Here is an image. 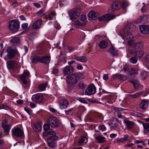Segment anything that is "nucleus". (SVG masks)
<instances>
[{
    "label": "nucleus",
    "instance_id": "obj_1",
    "mask_svg": "<svg viewBox=\"0 0 149 149\" xmlns=\"http://www.w3.org/2000/svg\"><path fill=\"white\" fill-rule=\"evenodd\" d=\"M79 79V76L77 73H73L66 77L68 86L77 83Z\"/></svg>",
    "mask_w": 149,
    "mask_h": 149
},
{
    "label": "nucleus",
    "instance_id": "obj_2",
    "mask_svg": "<svg viewBox=\"0 0 149 149\" xmlns=\"http://www.w3.org/2000/svg\"><path fill=\"white\" fill-rule=\"evenodd\" d=\"M50 60V57L48 56H37L34 57L31 59L32 64H34L37 62L41 63L48 64Z\"/></svg>",
    "mask_w": 149,
    "mask_h": 149
},
{
    "label": "nucleus",
    "instance_id": "obj_3",
    "mask_svg": "<svg viewBox=\"0 0 149 149\" xmlns=\"http://www.w3.org/2000/svg\"><path fill=\"white\" fill-rule=\"evenodd\" d=\"M8 27L10 31L15 33L16 32L19 28V23L16 20H11L8 22Z\"/></svg>",
    "mask_w": 149,
    "mask_h": 149
},
{
    "label": "nucleus",
    "instance_id": "obj_4",
    "mask_svg": "<svg viewBox=\"0 0 149 149\" xmlns=\"http://www.w3.org/2000/svg\"><path fill=\"white\" fill-rule=\"evenodd\" d=\"M7 57L10 60L15 58L16 55L19 54L18 51L15 49L11 47H9L7 50Z\"/></svg>",
    "mask_w": 149,
    "mask_h": 149
},
{
    "label": "nucleus",
    "instance_id": "obj_5",
    "mask_svg": "<svg viewBox=\"0 0 149 149\" xmlns=\"http://www.w3.org/2000/svg\"><path fill=\"white\" fill-rule=\"evenodd\" d=\"M81 12V10L79 8L71 10L69 13L71 20L74 21L79 16Z\"/></svg>",
    "mask_w": 149,
    "mask_h": 149
},
{
    "label": "nucleus",
    "instance_id": "obj_6",
    "mask_svg": "<svg viewBox=\"0 0 149 149\" xmlns=\"http://www.w3.org/2000/svg\"><path fill=\"white\" fill-rule=\"evenodd\" d=\"M48 123L52 127H57L59 126L60 123L57 118L55 117H51L48 120Z\"/></svg>",
    "mask_w": 149,
    "mask_h": 149
},
{
    "label": "nucleus",
    "instance_id": "obj_7",
    "mask_svg": "<svg viewBox=\"0 0 149 149\" xmlns=\"http://www.w3.org/2000/svg\"><path fill=\"white\" fill-rule=\"evenodd\" d=\"M1 126L3 129V132L6 135L8 134L10 129L11 125L8 124V121L7 119H4L2 122Z\"/></svg>",
    "mask_w": 149,
    "mask_h": 149
},
{
    "label": "nucleus",
    "instance_id": "obj_8",
    "mask_svg": "<svg viewBox=\"0 0 149 149\" xmlns=\"http://www.w3.org/2000/svg\"><path fill=\"white\" fill-rule=\"evenodd\" d=\"M57 140V137L55 136H52L49 137L47 139V144L51 148L55 147L57 146L56 141Z\"/></svg>",
    "mask_w": 149,
    "mask_h": 149
},
{
    "label": "nucleus",
    "instance_id": "obj_9",
    "mask_svg": "<svg viewBox=\"0 0 149 149\" xmlns=\"http://www.w3.org/2000/svg\"><path fill=\"white\" fill-rule=\"evenodd\" d=\"M96 88L93 84L89 85L85 90V93L88 95H93L96 93Z\"/></svg>",
    "mask_w": 149,
    "mask_h": 149
},
{
    "label": "nucleus",
    "instance_id": "obj_10",
    "mask_svg": "<svg viewBox=\"0 0 149 149\" xmlns=\"http://www.w3.org/2000/svg\"><path fill=\"white\" fill-rule=\"evenodd\" d=\"M12 131V135L17 137H20L24 135L23 131L20 128H15Z\"/></svg>",
    "mask_w": 149,
    "mask_h": 149
},
{
    "label": "nucleus",
    "instance_id": "obj_11",
    "mask_svg": "<svg viewBox=\"0 0 149 149\" xmlns=\"http://www.w3.org/2000/svg\"><path fill=\"white\" fill-rule=\"evenodd\" d=\"M43 96L41 93H37L33 95L32 100L37 102H41L43 99Z\"/></svg>",
    "mask_w": 149,
    "mask_h": 149
},
{
    "label": "nucleus",
    "instance_id": "obj_12",
    "mask_svg": "<svg viewBox=\"0 0 149 149\" xmlns=\"http://www.w3.org/2000/svg\"><path fill=\"white\" fill-rule=\"evenodd\" d=\"M140 29L141 32L143 34L149 33V26L148 25H142L140 26Z\"/></svg>",
    "mask_w": 149,
    "mask_h": 149
},
{
    "label": "nucleus",
    "instance_id": "obj_13",
    "mask_svg": "<svg viewBox=\"0 0 149 149\" xmlns=\"http://www.w3.org/2000/svg\"><path fill=\"white\" fill-rule=\"evenodd\" d=\"M128 139V135L125 134L123 137L120 138H117L115 141V142L116 143H123L124 142L127 141Z\"/></svg>",
    "mask_w": 149,
    "mask_h": 149
},
{
    "label": "nucleus",
    "instance_id": "obj_14",
    "mask_svg": "<svg viewBox=\"0 0 149 149\" xmlns=\"http://www.w3.org/2000/svg\"><path fill=\"white\" fill-rule=\"evenodd\" d=\"M30 77L29 72L27 70H24L23 73L20 75V78L22 81H27Z\"/></svg>",
    "mask_w": 149,
    "mask_h": 149
},
{
    "label": "nucleus",
    "instance_id": "obj_15",
    "mask_svg": "<svg viewBox=\"0 0 149 149\" xmlns=\"http://www.w3.org/2000/svg\"><path fill=\"white\" fill-rule=\"evenodd\" d=\"M130 53L136 56H138L139 58H141L144 54L143 51L142 50L136 51L133 49L130 50Z\"/></svg>",
    "mask_w": 149,
    "mask_h": 149
},
{
    "label": "nucleus",
    "instance_id": "obj_16",
    "mask_svg": "<svg viewBox=\"0 0 149 149\" xmlns=\"http://www.w3.org/2000/svg\"><path fill=\"white\" fill-rule=\"evenodd\" d=\"M59 106L64 109H66L69 105L68 101L65 99L61 100L59 103Z\"/></svg>",
    "mask_w": 149,
    "mask_h": 149
},
{
    "label": "nucleus",
    "instance_id": "obj_17",
    "mask_svg": "<svg viewBox=\"0 0 149 149\" xmlns=\"http://www.w3.org/2000/svg\"><path fill=\"white\" fill-rule=\"evenodd\" d=\"M73 69L69 66H67L63 69V73L65 75H67L73 72Z\"/></svg>",
    "mask_w": 149,
    "mask_h": 149
},
{
    "label": "nucleus",
    "instance_id": "obj_18",
    "mask_svg": "<svg viewBox=\"0 0 149 149\" xmlns=\"http://www.w3.org/2000/svg\"><path fill=\"white\" fill-rule=\"evenodd\" d=\"M7 66L9 68H16L17 66V63L15 61H10L7 62Z\"/></svg>",
    "mask_w": 149,
    "mask_h": 149
},
{
    "label": "nucleus",
    "instance_id": "obj_19",
    "mask_svg": "<svg viewBox=\"0 0 149 149\" xmlns=\"http://www.w3.org/2000/svg\"><path fill=\"white\" fill-rule=\"evenodd\" d=\"M42 23L41 19H39L35 21L32 26V28L33 29H38L40 28Z\"/></svg>",
    "mask_w": 149,
    "mask_h": 149
},
{
    "label": "nucleus",
    "instance_id": "obj_20",
    "mask_svg": "<svg viewBox=\"0 0 149 149\" xmlns=\"http://www.w3.org/2000/svg\"><path fill=\"white\" fill-rule=\"evenodd\" d=\"M123 123L125 124L127 128L128 129L132 128L135 125L133 122L128 120H124Z\"/></svg>",
    "mask_w": 149,
    "mask_h": 149
},
{
    "label": "nucleus",
    "instance_id": "obj_21",
    "mask_svg": "<svg viewBox=\"0 0 149 149\" xmlns=\"http://www.w3.org/2000/svg\"><path fill=\"white\" fill-rule=\"evenodd\" d=\"M115 112H116L118 114L117 117L118 118H122L121 113L120 112V111H124L125 109L121 108H117L115 107H113Z\"/></svg>",
    "mask_w": 149,
    "mask_h": 149
},
{
    "label": "nucleus",
    "instance_id": "obj_22",
    "mask_svg": "<svg viewBox=\"0 0 149 149\" xmlns=\"http://www.w3.org/2000/svg\"><path fill=\"white\" fill-rule=\"evenodd\" d=\"M88 141V138L85 136H82L81 137L78 141V143L81 145H83Z\"/></svg>",
    "mask_w": 149,
    "mask_h": 149
},
{
    "label": "nucleus",
    "instance_id": "obj_23",
    "mask_svg": "<svg viewBox=\"0 0 149 149\" xmlns=\"http://www.w3.org/2000/svg\"><path fill=\"white\" fill-rule=\"evenodd\" d=\"M88 16L92 19L95 20L97 18L98 15L97 13H96L94 11H91L88 14Z\"/></svg>",
    "mask_w": 149,
    "mask_h": 149
},
{
    "label": "nucleus",
    "instance_id": "obj_24",
    "mask_svg": "<svg viewBox=\"0 0 149 149\" xmlns=\"http://www.w3.org/2000/svg\"><path fill=\"white\" fill-rule=\"evenodd\" d=\"M118 119L114 118L111 120L110 123H109V125L112 127H116L118 126Z\"/></svg>",
    "mask_w": 149,
    "mask_h": 149
},
{
    "label": "nucleus",
    "instance_id": "obj_25",
    "mask_svg": "<svg viewBox=\"0 0 149 149\" xmlns=\"http://www.w3.org/2000/svg\"><path fill=\"white\" fill-rule=\"evenodd\" d=\"M143 132L145 134H148L149 133V123H143Z\"/></svg>",
    "mask_w": 149,
    "mask_h": 149
},
{
    "label": "nucleus",
    "instance_id": "obj_26",
    "mask_svg": "<svg viewBox=\"0 0 149 149\" xmlns=\"http://www.w3.org/2000/svg\"><path fill=\"white\" fill-rule=\"evenodd\" d=\"M107 52L109 53L113 56H116L117 55V51L113 46H111L109 50H107Z\"/></svg>",
    "mask_w": 149,
    "mask_h": 149
},
{
    "label": "nucleus",
    "instance_id": "obj_27",
    "mask_svg": "<svg viewBox=\"0 0 149 149\" xmlns=\"http://www.w3.org/2000/svg\"><path fill=\"white\" fill-rule=\"evenodd\" d=\"M11 42L15 45H17L20 43V41L19 38L16 37H13L11 40Z\"/></svg>",
    "mask_w": 149,
    "mask_h": 149
},
{
    "label": "nucleus",
    "instance_id": "obj_28",
    "mask_svg": "<svg viewBox=\"0 0 149 149\" xmlns=\"http://www.w3.org/2000/svg\"><path fill=\"white\" fill-rule=\"evenodd\" d=\"M74 59L77 61L81 62H85L87 60L86 58L84 56L76 57Z\"/></svg>",
    "mask_w": 149,
    "mask_h": 149
},
{
    "label": "nucleus",
    "instance_id": "obj_29",
    "mask_svg": "<svg viewBox=\"0 0 149 149\" xmlns=\"http://www.w3.org/2000/svg\"><path fill=\"white\" fill-rule=\"evenodd\" d=\"M148 103V102L143 100L141 103L140 107L143 109H145L147 107Z\"/></svg>",
    "mask_w": 149,
    "mask_h": 149
},
{
    "label": "nucleus",
    "instance_id": "obj_30",
    "mask_svg": "<svg viewBox=\"0 0 149 149\" xmlns=\"http://www.w3.org/2000/svg\"><path fill=\"white\" fill-rule=\"evenodd\" d=\"M22 84L23 87L25 89H29L30 86V84L29 82H28L27 81H22Z\"/></svg>",
    "mask_w": 149,
    "mask_h": 149
},
{
    "label": "nucleus",
    "instance_id": "obj_31",
    "mask_svg": "<svg viewBox=\"0 0 149 149\" xmlns=\"http://www.w3.org/2000/svg\"><path fill=\"white\" fill-rule=\"evenodd\" d=\"M142 46V43L140 42H135L133 46V49L136 50V49H137L139 48H141Z\"/></svg>",
    "mask_w": 149,
    "mask_h": 149
},
{
    "label": "nucleus",
    "instance_id": "obj_32",
    "mask_svg": "<svg viewBox=\"0 0 149 149\" xmlns=\"http://www.w3.org/2000/svg\"><path fill=\"white\" fill-rule=\"evenodd\" d=\"M107 42L103 40L100 42L99 46L100 48L104 49L107 47Z\"/></svg>",
    "mask_w": 149,
    "mask_h": 149
},
{
    "label": "nucleus",
    "instance_id": "obj_33",
    "mask_svg": "<svg viewBox=\"0 0 149 149\" xmlns=\"http://www.w3.org/2000/svg\"><path fill=\"white\" fill-rule=\"evenodd\" d=\"M133 36L132 33L129 32L125 33L124 37L123 38L124 39H131L133 38Z\"/></svg>",
    "mask_w": 149,
    "mask_h": 149
},
{
    "label": "nucleus",
    "instance_id": "obj_34",
    "mask_svg": "<svg viewBox=\"0 0 149 149\" xmlns=\"http://www.w3.org/2000/svg\"><path fill=\"white\" fill-rule=\"evenodd\" d=\"M109 14H106L100 17L98 20L100 21H103L105 20H108Z\"/></svg>",
    "mask_w": 149,
    "mask_h": 149
},
{
    "label": "nucleus",
    "instance_id": "obj_35",
    "mask_svg": "<svg viewBox=\"0 0 149 149\" xmlns=\"http://www.w3.org/2000/svg\"><path fill=\"white\" fill-rule=\"evenodd\" d=\"M119 8L118 3L117 2H114L112 4L111 6V10L113 12L115 10L118 9Z\"/></svg>",
    "mask_w": 149,
    "mask_h": 149
},
{
    "label": "nucleus",
    "instance_id": "obj_36",
    "mask_svg": "<svg viewBox=\"0 0 149 149\" xmlns=\"http://www.w3.org/2000/svg\"><path fill=\"white\" fill-rule=\"evenodd\" d=\"M74 24L77 27L83 26L86 25L85 24V23L82 22L81 21L79 20L75 21L74 22Z\"/></svg>",
    "mask_w": 149,
    "mask_h": 149
},
{
    "label": "nucleus",
    "instance_id": "obj_37",
    "mask_svg": "<svg viewBox=\"0 0 149 149\" xmlns=\"http://www.w3.org/2000/svg\"><path fill=\"white\" fill-rule=\"evenodd\" d=\"M34 130L37 132H40L42 126L39 123L36 124L34 125Z\"/></svg>",
    "mask_w": 149,
    "mask_h": 149
},
{
    "label": "nucleus",
    "instance_id": "obj_38",
    "mask_svg": "<svg viewBox=\"0 0 149 149\" xmlns=\"http://www.w3.org/2000/svg\"><path fill=\"white\" fill-rule=\"evenodd\" d=\"M95 139L100 143H102L104 141L105 139L104 137L102 136L96 137H95Z\"/></svg>",
    "mask_w": 149,
    "mask_h": 149
},
{
    "label": "nucleus",
    "instance_id": "obj_39",
    "mask_svg": "<svg viewBox=\"0 0 149 149\" xmlns=\"http://www.w3.org/2000/svg\"><path fill=\"white\" fill-rule=\"evenodd\" d=\"M47 86V83L42 84L38 86V89L40 91H43L45 90Z\"/></svg>",
    "mask_w": 149,
    "mask_h": 149
},
{
    "label": "nucleus",
    "instance_id": "obj_40",
    "mask_svg": "<svg viewBox=\"0 0 149 149\" xmlns=\"http://www.w3.org/2000/svg\"><path fill=\"white\" fill-rule=\"evenodd\" d=\"M36 14L38 16L42 17L45 15V13L44 10H40L36 12Z\"/></svg>",
    "mask_w": 149,
    "mask_h": 149
},
{
    "label": "nucleus",
    "instance_id": "obj_41",
    "mask_svg": "<svg viewBox=\"0 0 149 149\" xmlns=\"http://www.w3.org/2000/svg\"><path fill=\"white\" fill-rule=\"evenodd\" d=\"M78 87L79 89H84L86 87V85L82 81H80L79 82L78 84Z\"/></svg>",
    "mask_w": 149,
    "mask_h": 149
},
{
    "label": "nucleus",
    "instance_id": "obj_42",
    "mask_svg": "<svg viewBox=\"0 0 149 149\" xmlns=\"http://www.w3.org/2000/svg\"><path fill=\"white\" fill-rule=\"evenodd\" d=\"M116 77L119 78L120 80L122 81H124L126 79V76L121 74L116 75Z\"/></svg>",
    "mask_w": 149,
    "mask_h": 149
},
{
    "label": "nucleus",
    "instance_id": "obj_43",
    "mask_svg": "<svg viewBox=\"0 0 149 149\" xmlns=\"http://www.w3.org/2000/svg\"><path fill=\"white\" fill-rule=\"evenodd\" d=\"M128 5V3L126 2H123L120 3L121 7L124 9H125L127 7Z\"/></svg>",
    "mask_w": 149,
    "mask_h": 149
},
{
    "label": "nucleus",
    "instance_id": "obj_44",
    "mask_svg": "<svg viewBox=\"0 0 149 149\" xmlns=\"http://www.w3.org/2000/svg\"><path fill=\"white\" fill-rule=\"evenodd\" d=\"M130 82L132 83L135 89L138 88V85L137 81L134 79H132L131 80Z\"/></svg>",
    "mask_w": 149,
    "mask_h": 149
},
{
    "label": "nucleus",
    "instance_id": "obj_45",
    "mask_svg": "<svg viewBox=\"0 0 149 149\" xmlns=\"http://www.w3.org/2000/svg\"><path fill=\"white\" fill-rule=\"evenodd\" d=\"M147 73L146 72H142L141 74V77L142 79H144L146 78L147 76Z\"/></svg>",
    "mask_w": 149,
    "mask_h": 149
},
{
    "label": "nucleus",
    "instance_id": "obj_46",
    "mask_svg": "<svg viewBox=\"0 0 149 149\" xmlns=\"http://www.w3.org/2000/svg\"><path fill=\"white\" fill-rule=\"evenodd\" d=\"M76 99L80 102L81 103H83L85 104H86L87 103V102L82 97H77L76 98Z\"/></svg>",
    "mask_w": 149,
    "mask_h": 149
},
{
    "label": "nucleus",
    "instance_id": "obj_47",
    "mask_svg": "<svg viewBox=\"0 0 149 149\" xmlns=\"http://www.w3.org/2000/svg\"><path fill=\"white\" fill-rule=\"evenodd\" d=\"M49 19V20H52L55 17V13L54 12H51L48 15Z\"/></svg>",
    "mask_w": 149,
    "mask_h": 149
},
{
    "label": "nucleus",
    "instance_id": "obj_48",
    "mask_svg": "<svg viewBox=\"0 0 149 149\" xmlns=\"http://www.w3.org/2000/svg\"><path fill=\"white\" fill-rule=\"evenodd\" d=\"M137 61V58L136 57H133L131 58L130 60V62L133 64L136 63Z\"/></svg>",
    "mask_w": 149,
    "mask_h": 149
},
{
    "label": "nucleus",
    "instance_id": "obj_49",
    "mask_svg": "<svg viewBox=\"0 0 149 149\" xmlns=\"http://www.w3.org/2000/svg\"><path fill=\"white\" fill-rule=\"evenodd\" d=\"M142 93L141 92H137L134 94L130 95V96L133 98H136Z\"/></svg>",
    "mask_w": 149,
    "mask_h": 149
},
{
    "label": "nucleus",
    "instance_id": "obj_50",
    "mask_svg": "<svg viewBox=\"0 0 149 149\" xmlns=\"http://www.w3.org/2000/svg\"><path fill=\"white\" fill-rule=\"evenodd\" d=\"M86 17L84 15H81L80 17V21L82 22L85 23V24H86Z\"/></svg>",
    "mask_w": 149,
    "mask_h": 149
},
{
    "label": "nucleus",
    "instance_id": "obj_51",
    "mask_svg": "<svg viewBox=\"0 0 149 149\" xmlns=\"http://www.w3.org/2000/svg\"><path fill=\"white\" fill-rule=\"evenodd\" d=\"M134 43V40L132 39L129 40L127 42L128 45L130 46L132 45L133 46Z\"/></svg>",
    "mask_w": 149,
    "mask_h": 149
},
{
    "label": "nucleus",
    "instance_id": "obj_52",
    "mask_svg": "<svg viewBox=\"0 0 149 149\" xmlns=\"http://www.w3.org/2000/svg\"><path fill=\"white\" fill-rule=\"evenodd\" d=\"M99 129L100 130L103 131H105L106 129V127L103 125H101L98 127Z\"/></svg>",
    "mask_w": 149,
    "mask_h": 149
},
{
    "label": "nucleus",
    "instance_id": "obj_53",
    "mask_svg": "<svg viewBox=\"0 0 149 149\" xmlns=\"http://www.w3.org/2000/svg\"><path fill=\"white\" fill-rule=\"evenodd\" d=\"M24 110L29 115H32V111L31 110L28 109L27 108H24Z\"/></svg>",
    "mask_w": 149,
    "mask_h": 149
},
{
    "label": "nucleus",
    "instance_id": "obj_54",
    "mask_svg": "<svg viewBox=\"0 0 149 149\" xmlns=\"http://www.w3.org/2000/svg\"><path fill=\"white\" fill-rule=\"evenodd\" d=\"M131 70L132 71L134 72L132 73V75H133V74H137L139 73L138 72V70L136 69L135 68H131Z\"/></svg>",
    "mask_w": 149,
    "mask_h": 149
},
{
    "label": "nucleus",
    "instance_id": "obj_55",
    "mask_svg": "<svg viewBox=\"0 0 149 149\" xmlns=\"http://www.w3.org/2000/svg\"><path fill=\"white\" fill-rule=\"evenodd\" d=\"M145 17H140V18L136 22V24H139L141 22H143V20L145 18Z\"/></svg>",
    "mask_w": 149,
    "mask_h": 149
},
{
    "label": "nucleus",
    "instance_id": "obj_56",
    "mask_svg": "<svg viewBox=\"0 0 149 149\" xmlns=\"http://www.w3.org/2000/svg\"><path fill=\"white\" fill-rule=\"evenodd\" d=\"M49 125H48L47 124H45L43 126V128L44 130H47L49 129L50 128Z\"/></svg>",
    "mask_w": 149,
    "mask_h": 149
},
{
    "label": "nucleus",
    "instance_id": "obj_57",
    "mask_svg": "<svg viewBox=\"0 0 149 149\" xmlns=\"http://www.w3.org/2000/svg\"><path fill=\"white\" fill-rule=\"evenodd\" d=\"M134 145V144L133 143H132L130 144L127 143L124 145V147L126 148H127L128 147H133Z\"/></svg>",
    "mask_w": 149,
    "mask_h": 149
},
{
    "label": "nucleus",
    "instance_id": "obj_58",
    "mask_svg": "<svg viewBox=\"0 0 149 149\" xmlns=\"http://www.w3.org/2000/svg\"><path fill=\"white\" fill-rule=\"evenodd\" d=\"M58 70L56 68H54L53 69L52 71V73L56 75V74L58 73Z\"/></svg>",
    "mask_w": 149,
    "mask_h": 149
},
{
    "label": "nucleus",
    "instance_id": "obj_59",
    "mask_svg": "<svg viewBox=\"0 0 149 149\" xmlns=\"http://www.w3.org/2000/svg\"><path fill=\"white\" fill-rule=\"evenodd\" d=\"M28 26V24L27 23H25L22 25V27L23 29H26L27 28Z\"/></svg>",
    "mask_w": 149,
    "mask_h": 149
},
{
    "label": "nucleus",
    "instance_id": "obj_60",
    "mask_svg": "<svg viewBox=\"0 0 149 149\" xmlns=\"http://www.w3.org/2000/svg\"><path fill=\"white\" fill-rule=\"evenodd\" d=\"M3 109H4L6 110H11V108L9 107L4 105H3Z\"/></svg>",
    "mask_w": 149,
    "mask_h": 149
},
{
    "label": "nucleus",
    "instance_id": "obj_61",
    "mask_svg": "<svg viewBox=\"0 0 149 149\" xmlns=\"http://www.w3.org/2000/svg\"><path fill=\"white\" fill-rule=\"evenodd\" d=\"M132 24L130 23H127V24L125 27L127 29H129L132 26Z\"/></svg>",
    "mask_w": 149,
    "mask_h": 149
},
{
    "label": "nucleus",
    "instance_id": "obj_62",
    "mask_svg": "<svg viewBox=\"0 0 149 149\" xmlns=\"http://www.w3.org/2000/svg\"><path fill=\"white\" fill-rule=\"evenodd\" d=\"M103 79L106 81H107L108 79V75L107 74H104L103 76Z\"/></svg>",
    "mask_w": 149,
    "mask_h": 149
},
{
    "label": "nucleus",
    "instance_id": "obj_63",
    "mask_svg": "<svg viewBox=\"0 0 149 149\" xmlns=\"http://www.w3.org/2000/svg\"><path fill=\"white\" fill-rule=\"evenodd\" d=\"M115 17V16L112 15H109L108 20H112L114 19Z\"/></svg>",
    "mask_w": 149,
    "mask_h": 149
},
{
    "label": "nucleus",
    "instance_id": "obj_64",
    "mask_svg": "<svg viewBox=\"0 0 149 149\" xmlns=\"http://www.w3.org/2000/svg\"><path fill=\"white\" fill-rule=\"evenodd\" d=\"M50 110L52 112L54 113H59L55 109L53 108H50Z\"/></svg>",
    "mask_w": 149,
    "mask_h": 149
}]
</instances>
